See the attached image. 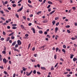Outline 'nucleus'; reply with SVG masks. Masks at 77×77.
I'll use <instances>...</instances> for the list:
<instances>
[{"mask_svg":"<svg viewBox=\"0 0 77 77\" xmlns=\"http://www.w3.org/2000/svg\"><path fill=\"white\" fill-rule=\"evenodd\" d=\"M32 70L31 72H30L29 73L28 72H26V75H27V76H29V75H30L32 73Z\"/></svg>","mask_w":77,"mask_h":77,"instance_id":"f257e3e1","label":"nucleus"},{"mask_svg":"<svg viewBox=\"0 0 77 77\" xmlns=\"http://www.w3.org/2000/svg\"><path fill=\"white\" fill-rule=\"evenodd\" d=\"M17 43L18 45H21V41L20 40H18L17 41Z\"/></svg>","mask_w":77,"mask_h":77,"instance_id":"f03ea898","label":"nucleus"},{"mask_svg":"<svg viewBox=\"0 0 77 77\" xmlns=\"http://www.w3.org/2000/svg\"><path fill=\"white\" fill-rule=\"evenodd\" d=\"M3 61L5 63V64H6V63H7V60L5 58H4L3 59Z\"/></svg>","mask_w":77,"mask_h":77,"instance_id":"7ed1b4c3","label":"nucleus"},{"mask_svg":"<svg viewBox=\"0 0 77 77\" xmlns=\"http://www.w3.org/2000/svg\"><path fill=\"white\" fill-rule=\"evenodd\" d=\"M31 30H32L34 33H35V29H34V28H31Z\"/></svg>","mask_w":77,"mask_h":77,"instance_id":"20e7f679","label":"nucleus"},{"mask_svg":"<svg viewBox=\"0 0 77 77\" xmlns=\"http://www.w3.org/2000/svg\"><path fill=\"white\" fill-rule=\"evenodd\" d=\"M23 6H22V7H21V8H20V9H19L18 11H17V12H20V11H22V10H23Z\"/></svg>","mask_w":77,"mask_h":77,"instance_id":"39448f33","label":"nucleus"},{"mask_svg":"<svg viewBox=\"0 0 77 77\" xmlns=\"http://www.w3.org/2000/svg\"><path fill=\"white\" fill-rule=\"evenodd\" d=\"M58 29H59V28L57 27H56L55 29V33H57V30H58Z\"/></svg>","mask_w":77,"mask_h":77,"instance_id":"423d86ee","label":"nucleus"},{"mask_svg":"<svg viewBox=\"0 0 77 77\" xmlns=\"http://www.w3.org/2000/svg\"><path fill=\"white\" fill-rule=\"evenodd\" d=\"M54 12H55V10H54L53 11H52V12H50L49 13V14L50 15H51V14H53V13H54Z\"/></svg>","mask_w":77,"mask_h":77,"instance_id":"0eeeda50","label":"nucleus"},{"mask_svg":"<svg viewBox=\"0 0 77 77\" xmlns=\"http://www.w3.org/2000/svg\"><path fill=\"white\" fill-rule=\"evenodd\" d=\"M48 3H49V4H50V5H52L53 3L51 1H48Z\"/></svg>","mask_w":77,"mask_h":77,"instance_id":"6e6552de","label":"nucleus"},{"mask_svg":"<svg viewBox=\"0 0 77 77\" xmlns=\"http://www.w3.org/2000/svg\"><path fill=\"white\" fill-rule=\"evenodd\" d=\"M16 41H15L12 44V45L13 46H14L16 44Z\"/></svg>","mask_w":77,"mask_h":77,"instance_id":"1a4fd4ad","label":"nucleus"},{"mask_svg":"<svg viewBox=\"0 0 77 77\" xmlns=\"http://www.w3.org/2000/svg\"><path fill=\"white\" fill-rule=\"evenodd\" d=\"M55 23H56V21L53 20L52 21L53 25H54L55 24Z\"/></svg>","mask_w":77,"mask_h":77,"instance_id":"9d476101","label":"nucleus"},{"mask_svg":"<svg viewBox=\"0 0 77 77\" xmlns=\"http://www.w3.org/2000/svg\"><path fill=\"white\" fill-rule=\"evenodd\" d=\"M76 58L75 57H74L73 59V60L75 62V61H76Z\"/></svg>","mask_w":77,"mask_h":77,"instance_id":"9b49d317","label":"nucleus"},{"mask_svg":"<svg viewBox=\"0 0 77 77\" xmlns=\"http://www.w3.org/2000/svg\"><path fill=\"white\" fill-rule=\"evenodd\" d=\"M33 72L34 73V74H35L36 73V70H35L34 71H33Z\"/></svg>","mask_w":77,"mask_h":77,"instance_id":"f8f14e48","label":"nucleus"},{"mask_svg":"<svg viewBox=\"0 0 77 77\" xmlns=\"http://www.w3.org/2000/svg\"><path fill=\"white\" fill-rule=\"evenodd\" d=\"M28 6L30 8H33V6L31 5H30L29 4H28Z\"/></svg>","mask_w":77,"mask_h":77,"instance_id":"ddd939ff","label":"nucleus"},{"mask_svg":"<svg viewBox=\"0 0 77 77\" xmlns=\"http://www.w3.org/2000/svg\"><path fill=\"white\" fill-rule=\"evenodd\" d=\"M56 58H57V55L56 54H55L54 56V59H56Z\"/></svg>","mask_w":77,"mask_h":77,"instance_id":"4468645a","label":"nucleus"},{"mask_svg":"<svg viewBox=\"0 0 77 77\" xmlns=\"http://www.w3.org/2000/svg\"><path fill=\"white\" fill-rule=\"evenodd\" d=\"M16 17H17V18H19V16L18 14L16 13Z\"/></svg>","mask_w":77,"mask_h":77,"instance_id":"2eb2a0df","label":"nucleus"},{"mask_svg":"<svg viewBox=\"0 0 77 77\" xmlns=\"http://www.w3.org/2000/svg\"><path fill=\"white\" fill-rule=\"evenodd\" d=\"M2 53H3V54H6V51H2Z\"/></svg>","mask_w":77,"mask_h":77,"instance_id":"dca6fc26","label":"nucleus"},{"mask_svg":"<svg viewBox=\"0 0 77 77\" xmlns=\"http://www.w3.org/2000/svg\"><path fill=\"white\" fill-rule=\"evenodd\" d=\"M12 29H17V27L16 26L13 27H12Z\"/></svg>","mask_w":77,"mask_h":77,"instance_id":"f3484780","label":"nucleus"},{"mask_svg":"<svg viewBox=\"0 0 77 77\" xmlns=\"http://www.w3.org/2000/svg\"><path fill=\"white\" fill-rule=\"evenodd\" d=\"M74 56V55H72L70 56V59H72L73 58V57Z\"/></svg>","mask_w":77,"mask_h":77,"instance_id":"a211bd4d","label":"nucleus"},{"mask_svg":"<svg viewBox=\"0 0 77 77\" xmlns=\"http://www.w3.org/2000/svg\"><path fill=\"white\" fill-rule=\"evenodd\" d=\"M66 28H69L70 27V26L69 25H67L66 26Z\"/></svg>","mask_w":77,"mask_h":77,"instance_id":"6ab92c4d","label":"nucleus"},{"mask_svg":"<svg viewBox=\"0 0 77 77\" xmlns=\"http://www.w3.org/2000/svg\"><path fill=\"white\" fill-rule=\"evenodd\" d=\"M60 60L61 61H62L63 62V61H64V60H63V59L62 58H60Z\"/></svg>","mask_w":77,"mask_h":77,"instance_id":"aec40b11","label":"nucleus"},{"mask_svg":"<svg viewBox=\"0 0 77 77\" xmlns=\"http://www.w3.org/2000/svg\"><path fill=\"white\" fill-rule=\"evenodd\" d=\"M41 12L42 11H38L37 13V14L38 15H39V14H41Z\"/></svg>","mask_w":77,"mask_h":77,"instance_id":"412c9836","label":"nucleus"},{"mask_svg":"<svg viewBox=\"0 0 77 77\" xmlns=\"http://www.w3.org/2000/svg\"><path fill=\"white\" fill-rule=\"evenodd\" d=\"M41 68L42 69H45V68L44 67H41Z\"/></svg>","mask_w":77,"mask_h":77,"instance_id":"4be33fe9","label":"nucleus"},{"mask_svg":"<svg viewBox=\"0 0 77 77\" xmlns=\"http://www.w3.org/2000/svg\"><path fill=\"white\" fill-rule=\"evenodd\" d=\"M10 39V37H8L6 40V41H9V40Z\"/></svg>","mask_w":77,"mask_h":77,"instance_id":"5701e85b","label":"nucleus"},{"mask_svg":"<svg viewBox=\"0 0 77 77\" xmlns=\"http://www.w3.org/2000/svg\"><path fill=\"white\" fill-rule=\"evenodd\" d=\"M39 33H43V32H42V31H41V30H40L39 31Z\"/></svg>","mask_w":77,"mask_h":77,"instance_id":"b1692460","label":"nucleus"},{"mask_svg":"<svg viewBox=\"0 0 77 77\" xmlns=\"http://www.w3.org/2000/svg\"><path fill=\"white\" fill-rule=\"evenodd\" d=\"M62 51L63 52H64V53H65V52H66V51H65V50L63 49H62Z\"/></svg>","mask_w":77,"mask_h":77,"instance_id":"393cba45","label":"nucleus"},{"mask_svg":"<svg viewBox=\"0 0 77 77\" xmlns=\"http://www.w3.org/2000/svg\"><path fill=\"white\" fill-rule=\"evenodd\" d=\"M71 39H72V40H75L76 39V38H74V37L72 38Z\"/></svg>","mask_w":77,"mask_h":77,"instance_id":"a878e982","label":"nucleus"},{"mask_svg":"<svg viewBox=\"0 0 77 77\" xmlns=\"http://www.w3.org/2000/svg\"><path fill=\"white\" fill-rule=\"evenodd\" d=\"M1 19H2V20H3L4 21H5V19L4 18V17H1Z\"/></svg>","mask_w":77,"mask_h":77,"instance_id":"bb28decb","label":"nucleus"},{"mask_svg":"<svg viewBox=\"0 0 77 77\" xmlns=\"http://www.w3.org/2000/svg\"><path fill=\"white\" fill-rule=\"evenodd\" d=\"M47 21H48L47 20H45L43 21V23H47Z\"/></svg>","mask_w":77,"mask_h":77,"instance_id":"cd10ccee","label":"nucleus"},{"mask_svg":"<svg viewBox=\"0 0 77 77\" xmlns=\"http://www.w3.org/2000/svg\"><path fill=\"white\" fill-rule=\"evenodd\" d=\"M59 22H58L56 24V26H59Z\"/></svg>","mask_w":77,"mask_h":77,"instance_id":"c85d7f7f","label":"nucleus"},{"mask_svg":"<svg viewBox=\"0 0 77 77\" xmlns=\"http://www.w3.org/2000/svg\"><path fill=\"white\" fill-rule=\"evenodd\" d=\"M5 39V38H2L0 39V40L1 41H4V40Z\"/></svg>","mask_w":77,"mask_h":77,"instance_id":"c756f323","label":"nucleus"},{"mask_svg":"<svg viewBox=\"0 0 77 77\" xmlns=\"http://www.w3.org/2000/svg\"><path fill=\"white\" fill-rule=\"evenodd\" d=\"M16 6H17V5L15 4H14L12 5L13 7H16Z\"/></svg>","mask_w":77,"mask_h":77,"instance_id":"7c9ffc66","label":"nucleus"},{"mask_svg":"<svg viewBox=\"0 0 77 77\" xmlns=\"http://www.w3.org/2000/svg\"><path fill=\"white\" fill-rule=\"evenodd\" d=\"M4 10L6 12H9V11L8 10L6 9H5Z\"/></svg>","mask_w":77,"mask_h":77,"instance_id":"2f4dec72","label":"nucleus"},{"mask_svg":"<svg viewBox=\"0 0 77 77\" xmlns=\"http://www.w3.org/2000/svg\"><path fill=\"white\" fill-rule=\"evenodd\" d=\"M13 34H14V32H12L11 33L9 34L8 35V36H12V35H13Z\"/></svg>","mask_w":77,"mask_h":77,"instance_id":"473e14b6","label":"nucleus"},{"mask_svg":"<svg viewBox=\"0 0 77 77\" xmlns=\"http://www.w3.org/2000/svg\"><path fill=\"white\" fill-rule=\"evenodd\" d=\"M50 6H51V5H49L47 7V8L48 9H49V8H50Z\"/></svg>","mask_w":77,"mask_h":77,"instance_id":"72a5a7b5","label":"nucleus"},{"mask_svg":"<svg viewBox=\"0 0 77 77\" xmlns=\"http://www.w3.org/2000/svg\"><path fill=\"white\" fill-rule=\"evenodd\" d=\"M63 48H66V45H63Z\"/></svg>","mask_w":77,"mask_h":77,"instance_id":"f704fd0d","label":"nucleus"},{"mask_svg":"<svg viewBox=\"0 0 77 77\" xmlns=\"http://www.w3.org/2000/svg\"><path fill=\"white\" fill-rule=\"evenodd\" d=\"M23 71H26V68H25V67H23Z\"/></svg>","mask_w":77,"mask_h":77,"instance_id":"c9c22d12","label":"nucleus"},{"mask_svg":"<svg viewBox=\"0 0 77 77\" xmlns=\"http://www.w3.org/2000/svg\"><path fill=\"white\" fill-rule=\"evenodd\" d=\"M37 27L38 29H42V28L41 27H39V26H37Z\"/></svg>","mask_w":77,"mask_h":77,"instance_id":"e433bc0d","label":"nucleus"},{"mask_svg":"<svg viewBox=\"0 0 77 77\" xmlns=\"http://www.w3.org/2000/svg\"><path fill=\"white\" fill-rule=\"evenodd\" d=\"M58 64H59V63H57L56 65H55V66H54V68H56V66H57V65H58Z\"/></svg>","mask_w":77,"mask_h":77,"instance_id":"4c0bfd02","label":"nucleus"},{"mask_svg":"<svg viewBox=\"0 0 77 77\" xmlns=\"http://www.w3.org/2000/svg\"><path fill=\"white\" fill-rule=\"evenodd\" d=\"M67 32L69 33H71V31H70V30H67Z\"/></svg>","mask_w":77,"mask_h":77,"instance_id":"58836bf2","label":"nucleus"},{"mask_svg":"<svg viewBox=\"0 0 77 77\" xmlns=\"http://www.w3.org/2000/svg\"><path fill=\"white\" fill-rule=\"evenodd\" d=\"M28 2L29 3H32V2L30 0H28Z\"/></svg>","mask_w":77,"mask_h":77,"instance_id":"ea45409f","label":"nucleus"},{"mask_svg":"<svg viewBox=\"0 0 77 77\" xmlns=\"http://www.w3.org/2000/svg\"><path fill=\"white\" fill-rule=\"evenodd\" d=\"M8 70H10L11 69V67H10V66H9L8 67Z\"/></svg>","mask_w":77,"mask_h":77,"instance_id":"a19ab883","label":"nucleus"},{"mask_svg":"<svg viewBox=\"0 0 77 77\" xmlns=\"http://www.w3.org/2000/svg\"><path fill=\"white\" fill-rule=\"evenodd\" d=\"M59 37V36L58 35H57L55 37V39L57 40V37Z\"/></svg>","mask_w":77,"mask_h":77,"instance_id":"79ce46f5","label":"nucleus"},{"mask_svg":"<svg viewBox=\"0 0 77 77\" xmlns=\"http://www.w3.org/2000/svg\"><path fill=\"white\" fill-rule=\"evenodd\" d=\"M66 77H71V75H69V74L67 75H66Z\"/></svg>","mask_w":77,"mask_h":77,"instance_id":"37998d69","label":"nucleus"},{"mask_svg":"<svg viewBox=\"0 0 77 77\" xmlns=\"http://www.w3.org/2000/svg\"><path fill=\"white\" fill-rule=\"evenodd\" d=\"M11 39H15V37L12 36L11 37Z\"/></svg>","mask_w":77,"mask_h":77,"instance_id":"c03bdc74","label":"nucleus"},{"mask_svg":"<svg viewBox=\"0 0 77 77\" xmlns=\"http://www.w3.org/2000/svg\"><path fill=\"white\" fill-rule=\"evenodd\" d=\"M25 36H26V37H27L28 36H29V34H26L25 35Z\"/></svg>","mask_w":77,"mask_h":77,"instance_id":"a18cd8bd","label":"nucleus"},{"mask_svg":"<svg viewBox=\"0 0 77 77\" xmlns=\"http://www.w3.org/2000/svg\"><path fill=\"white\" fill-rule=\"evenodd\" d=\"M21 28H22V29H24V26L23 25H21Z\"/></svg>","mask_w":77,"mask_h":77,"instance_id":"49530a36","label":"nucleus"},{"mask_svg":"<svg viewBox=\"0 0 77 77\" xmlns=\"http://www.w3.org/2000/svg\"><path fill=\"white\" fill-rule=\"evenodd\" d=\"M46 36L47 37H48L49 38H50V36L49 35H47Z\"/></svg>","mask_w":77,"mask_h":77,"instance_id":"de8ad7c7","label":"nucleus"},{"mask_svg":"<svg viewBox=\"0 0 77 77\" xmlns=\"http://www.w3.org/2000/svg\"><path fill=\"white\" fill-rule=\"evenodd\" d=\"M59 50V48H56V52H57V51Z\"/></svg>","mask_w":77,"mask_h":77,"instance_id":"09e8293b","label":"nucleus"},{"mask_svg":"<svg viewBox=\"0 0 77 77\" xmlns=\"http://www.w3.org/2000/svg\"><path fill=\"white\" fill-rule=\"evenodd\" d=\"M72 9H73V10H75V9H76V8L75 7H73Z\"/></svg>","mask_w":77,"mask_h":77,"instance_id":"8fccbe9b","label":"nucleus"},{"mask_svg":"<svg viewBox=\"0 0 77 77\" xmlns=\"http://www.w3.org/2000/svg\"><path fill=\"white\" fill-rule=\"evenodd\" d=\"M17 24H13L12 25L13 26H17Z\"/></svg>","mask_w":77,"mask_h":77,"instance_id":"3c124183","label":"nucleus"},{"mask_svg":"<svg viewBox=\"0 0 77 77\" xmlns=\"http://www.w3.org/2000/svg\"><path fill=\"white\" fill-rule=\"evenodd\" d=\"M6 32H5V31H3V35H6Z\"/></svg>","mask_w":77,"mask_h":77,"instance_id":"603ef678","label":"nucleus"},{"mask_svg":"<svg viewBox=\"0 0 77 77\" xmlns=\"http://www.w3.org/2000/svg\"><path fill=\"white\" fill-rule=\"evenodd\" d=\"M30 45H31V44H30V43L28 45V48L29 49L30 48Z\"/></svg>","mask_w":77,"mask_h":77,"instance_id":"864d4df0","label":"nucleus"},{"mask_svg":"<svg viewBox=\"0 0 77 77\" xmlns=\"http://www.w3.org/2000/svg\"><path fill=\"white\" fill-rule=\"evenodd\" d=\"M22 1V0H20V1H19L17 2V3H20V2H21Z\"/></svg>","mask_w":77,"mask_h":77,"instance_id":"5fc2aeb1","label":"nucleus"},{"mask_svg":"<svg viewBox=\"0 0 77 77\" xmlns=\"http://www.w3.org/2000/svg\"><path fill=\"white\" fill-rule=\"evenodd\" d=\"M32 23H29V26H32Z\"/></svg>","mask_w":77,"mask_h":77,"instance_id":"6e6d98bb","label":"nucleus"},{"mask_svg":"<svg viewBox=\"0 0 77 77\" xmlns=\"http://www.w3.org/2000/svg\"><path fill=\"white\" fill-rule=\"evenodd\" d=\"M45 35H47V33H48V32H47L46 31L45 32Z\"/></svg>","mask_w":77,"mask_h":77,"instance_id":"4d7b16f0","label":"nucleus"},{"mask_svg":"<svg viewBox=\"0 0 77 77\" xmlns=\"http://www.w3.org/2000/svg\"><path fill=\"white\" fill-rule=\"evenodd\" d=\"M51 8H50L49 9H48V12H51Z\"/></svg>","mask_w":77,"mask_h":77,"instance_id":"13d9d810","label":"nucleus"},{"mask_svg":"<svg viewBox=\"0 0 77 77\" xmlns=\"http://www.w3.org/2000/svg\"><path fill=\"white\" fill-rule=\"evenodd\" d=\"M72 74V72H69V74Z\"/></svg>","mask_w":77,"mask_h":77,"instance_id":"bf43d9fd","label":"nucleus"},{"mask_svg":"<svg viewBox=\"0 0 77 77\" xmlns=\"http://www.w3.org/2000/svg\"><path fill=\"white\" fill-rule=\"evenodd\" d=\"M9 64H12V62H11V61L10 60L9 61Z\"/></svg>","mask_w":77,"mask_h":77,"instance_id":"052dcab7","label":"nucleus"},{"mask_svg":"<svg viewBox=\"0 0 77 77\" xmlns=\"http://www.w3.org/2000/svg\"><path fill=\"white\" fill-rule=\"evenodd\" d=\"M15 47H16L17 48V47H18V44H17L15 45Z\"/></svg>","mask_w":77,"mask_h":77,"instance_id":"680f3d73","label":"nucleus"},{"mask_svg":"<svg viewBox=\"0 0 77 77\" xmlns=\"http://www.w3.org/2000/svg\"><path fill=\"white\" fill-rule=\"evenodd\" d=\"M9 42L10 44H11L12 42V41L11 40H10Z\"/></svg>","mask_w":77,"mask_h":77,"instance_id":"e2e57ef3","label":"nucleus"},{"mask_svg":"<svg viewBox=\"0 0 77 77\" xmlns=\"http://www.w3.org/2000/svg\"><path fill=\"white\" fill-rule=\"evenodd\" d=\"M37 72L38 74H41V73L39 72Z\"/></svg>","mask_w":77,"mask_h":77,"instance_id":"0e129e2a","label":"nucleus"},{"mask_svg":"<svg viewBox=\"0 0 77 77\" xmlns=\"http://www.w3.org/2000/svg\"><path fill=\"white\" fill-rule=\"evenodd\" d=\"M15 3V1H13L11 2V3Z\"/></svg>","mask_w":77,"mask_h":77,"instance_id":"69168bd1","label":"nucleus"},{"mask_svg":"<svg viewBox=\"0 0 77 77\" xmlns=\"http://www.w3.org/2000/svg\"><path fill=\"white\" fill-rule=\"evenodd\" d=\"M15 76H16V74L15 73H14L13 75V77H15Z\"/></svg>","mask_w":77,"mask_h":77,"instance_id":"338daca9","label":"nucleus"},{"mask_svg":"<svg viewBox=\"0 0 77 77\" xmlns=\"http://www.w3.org/2000/svg\"><path fill=\"white\" fill-rule=\"evenodd\" d=\"M51 70H54V69L53 67H51Z\"/></svg>","mask_w":77,"mask_h":77,"instance_id":"774afa93","label":"nucleus"}]
</instances>
